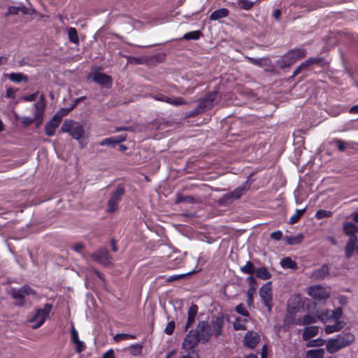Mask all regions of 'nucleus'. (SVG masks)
Returning a JSON list of instances; mask_svg holds the SVG:
<instances>
[{
	"label": "nucleus",
	"mask_w": 358,
	"mask_h": 358,
	"mask_svg": "<svg viewBox=\"0 0 358 358\" xmlns=\"http://www.w3.org/2000/svg\"><path fill=\"white\" fill-rule=\"evenodd\" d=\"M354 341L355 336L352 334L347 333L339 335L326 341V349L329 353L334 354L350 345Z\"/></svg>",
	"instance_id": "obj_1"
},
{
	"label": "nucleus",
	"mask_w": 358,
	"mask_h": 358,
	"mask_svg": "<svg viewBox=\"0 0 358 358\" xmlns=\"http://www.w3.org/2000/svg\"><path fill=\"white\" fill-rule=\"evenodd\" d=\"M306 51L302 48L293 49L287 52L278 61V64L280 68L285 69L294 64L298 60L305 57Z\"/></svg>",
	"instance_id": "obj_2"
},
{
	"label": "nucleus",
	"mask_w": 358,
	"mask_h": 358,
	"mask_svg": "<svg viewBox=\"0 0 358 358\" xmlns=\"http://www.w3.org/2000/svg\"><path fill=\"white\" fill-rule=\"evenodd\" d=\"M61 131L64 133H69L72 138L80 141L84 135V127L78 122L71 120H65L63 123Z\"/></svg>",
	"instance_id": "obj_3"
},
{
	"label": "nucleus",
	"mask_w": 358,
	"mask_h": 358,
	"mask_svg": "<svg viewBox=\"0 0 358 358\" xmlns=\"http://www.w3.org/2000/svg\"><path fill=\"white\" fill-rule=\"evenodd\" d=\"M194 331L202 343L208 342L213 335L211 326L206 321H199Z\"/></svg>",
	"instance_id": "obj_4"
},
{
	"label": "nucleus",
	"mask_w": 358,
	"mask_h": 358,
	"mask_svg": "<svg viewBox=\"0 0 358 358\" xmlns=\"http://www.w3.org/2000/svg\"><path fill=\"white\" fill-rule=\"evenodd\" d=\"M219 97L220 96L217 92L210 94L199 102L198 106L192 112L191 115H193L195 114L202 113L205 110L210 108Z\"/></svg>",
	"instance_id": "obj_5"
},
{
	"label": "nucleus",
	"mask_w": 358,
	"mask_h": 358,
	"mask_svg": "<svg viewBox=\"0 0 358 358\" xmlns=\"http://www.w3.org/2000/svg\"><path fill=\"white\" fill-rule=\"evenodd\" d=\"M10 294L15 300V304L20 306L24 303L25 296L34 294V292L30 287L25 286L19 289H11Z\"/></svg>",
	"instance_id": "obj_6"
},
{
	"label": "nucleus",
	"mask_w": 358,
	"mask_h": 358,
	"mask_svg": "<svg viewBox=\"0 0 358 358\" xmlns=\"http://www.w3.org/2000/svg\"><path fill=\"white\" fill-rule=\"evenodd\" d=\"M307 293L312 298L318 300L327 299L330 296L329 288L324 287L320 285L310 286L308 288Z\"/></svg>",
	"instance_id": "obj_7"
},
{
	"label": "nucleus",
	"mask_w": 358,
	"mask_h": 358,
	"mask_svg": "<svg viewBox=\"0 0 358 358\" xmlns=\"http://www.w3.org/2000/svg\"><path fill=\"white\" fill-rule=\"evenodd\" d=\"M259 295L262 302L268 308V312H271L272 309L271 302L273 299L271 282H266L260 288Z\"/></svg>",
	"instance_id": "obj_8"
},
{
	"label": "nucleus",
	"mask_w": 358,
	"mask_h": 358,
	"mask_svg": "<svg viewBox=\"0 0 358 358\" xmlns=\"http://www.w3.org/2000/svg\"><path fill=\"white\" fill-rule=\"evenodd\" d=\"M52 308V306L49 303L45 304L43 308H39L36 310L31 321L36 322L33 328L36 329L40 327L45 322L47 316L49 315Z\"/></svg>",
	"instance_id": "obj_9"
},
{
	"label": "nucleus",
	"mask_w": 358,
	"mask_h": 358,
	"mask_svg": "<svg viewBox=\"0 0 358 358\" xmlns=\"http://www.w3.org/2000/svg\"><path fill=\"white\" fill-rule=\"evenodd\" d=\"M201 342L194 330H190L185 336L182 344V348L187 353L192 352L194 348Z\"/></svg>",
	"instance_id": "obj_10"
},
{
	"label": "nucleus",
	"mask_w": 358,
	"mask_h": 358,
	"mask_svg": "<svg viewBox=\"0 0 358 358\" xmlns=\"http://www.w3.org/2000/svg\"><path fill=\"white\" fill-rule=\"evenodd\" d=\"M124 193L123 187H118L116 190L113 193L111 198L108 202V211L113 213L117 209L118 203L120 198Z\"/></svg>",
	"instance_id": "obj_11"
},
{
	"label": "nucleus",
	"mask_w": 358,
	"mask_h": 358,
	"mask_svg": "<svg viewBox=\"0 0 358 358\" xmlns=\"http://www.w3.org/2000/svg\"><path fill=\"white\" fill-rule=\"evenodd\" d=\"M91 257L94 261L104 266H108L112 264V258L109 255L108 252L104 248H101L96 252L93 253Z\"/></svg>",
	"instance_id": "obj_12"
},
{
	"label": "nucleus",
	"mask_w": 358,
	"mask_h": 358,
	"mask_svg": "<svg viewBox=\"0 0 358 358\" xmlns=\"http://www.w3.org/2000/svg\"><path fill=\"white\" fill-rule=\"evenodd\" d=\"M247 189V183L243 184L234 191L224 195L222 200L225 203L232 202L234 200L238 199Z\"/></svg>",
	"instance_id": "obj_13"
},
{
	"label": "nucleus",
	"mask_w": 358,
	"mask_h": 358,
	"mask_svg": "<svg viewBox=\"0 0 358 358\" xmlns=\"http://www.w3.org/2000/svg\"><path fill=\"white\" fill-rule=\"evenodd\" d=\"M45 107L44 95H41L39 100L34 104V119L38 122L37 127L42 123Z\"/></svg>",
	"instance_id": "obj_14"
},
{
	"label": "nucleus",
	"mask_w": 358,
	"mask_h": 358,
	"mask_svg": "<svg viewBox=\"0 0 358 358\" xmlns=\"http://www.w3.org/2000/svg\"><path fill=\"white\" fill-rule=\"evenodd\" d=\"M152 98L159 101L168 103L172 106H178L187 104V102L182 97H169L164 94H158L152 96Z\"/></svg>",
	"instance_id": "obj_15"
},
{
	"label": "nucleus",
	"mask_w": 358,
	"mask_h": 358,
	"mask_svg": "<svg viewBox=\"0 0 358 358\" xmlns=\"http://www.w3.org/2000/svg\"><path fill=\"white\" fill-rule=\"evenodd\" d=\"M260 341V336L257 332L254 331H248L244 338H243V343L244 345L250 349H253L256 347L258 343Z\"/></svg>",
	"instance_id": "obj_16"
},
{
	"label": "nucleus",
	"mask_w": 358,
	"mask_h": 358,
	"mask_svg": "<svg viewBox=\"0 0 358 358\" xmlns=\"http://www.w3.org/2000/svg\"><path fill=\"white\" fill-rule=\"evenodd\" d=\"M211 330L213 334L215 336H219L222 333V327L224 325V318L220 316L213 317L211 321Z\"/></svg>",
	"instance_id": "obj_17"
},
{
	"label": "nucleus",
	"mask_w": 358,
	"mask_h": 358,
	"mask_svg": "<svg viewBox=\"0 0 358 358\" xmlns=\"http://www.w3.org/2000/svg\"><path fill=\"white\" fill-rule=\"evenodd\" d=\"M357 237L356 236H352L349 238L345 247V254L347 259L352 257L355 250L357 252Z\"/></svg>",
	"instance_id": "obj_18"
},
{
	"label": "nucleus",
	"mask_w": 358,
	"mask_h": 358,
	"mask_svg": "<svg viewBox=\"0 0 358 358\" xmlns=\"http://www.w3.org/2000/svg\"><path fill=\"white\" fill-rule=\"evenodd\" d=\"M93 80L96 83L105 87H110L112 83V79L111 78L102 73H96L93 76Z\"/></svg>",
	"instance_id": "obj_19"
},
{
	"label": "nucleus",
	"mask_w": 358,
	"mask_h": 358,
	"mask_svg": "<svg viewBox=\"0 0 358 358\" xmlns=\"http://www.w3.org/2000/svg\"><path fill=\"white\" fill-rule=\"evenodd\" d=\"M126 135H120L117 136H113L110 138H106L99 143L100 145H108L114 147L120 143H122L126 140Z\"/></svg>",
	"instance_id": "obj_20"
},
{
	"label": "nucleus",
	"mask_w": 358,
	"mask_h": 358,
	"mask_svg": "<svg viewBox=\"0 0 358 358\" xmlns=\"http://www.w3.org/2000/svg\"><path fill=\"white\" fill-rule=\"evenodd\" d=\"M198 312V306L192 304L188 309L187 320L185 326V331H187L191 325L194 322L195 317Z\"/></svg>",
	"instance_id": "obj_21"
},
{
	"label": "nucleus",
	"mask_w": 358,
	"mask_h": 358,
	"mask_svg": "<svg viewBox=\"0 0 358 358\" xmlns=\"http://www.w3.org/2000/svg\"><path fill=\"white\" fill-rule=\"evenodd\" d=\"M61 122L59 120L53 117L45 126V132L48 136H52L55 134L56 129L59 127Z\"/></svg>",
	"instance_id": "obj_22"
},
{
	"label": "nucleus",
	"mask_w": 358,
	"mask_h": 358,
	"mask_svg": "<svg viewBox=\"0 0 358 358\" xmlns=\"http://www.w3.org/2000/svg\"><path fill=\"white\" fill-rule=\"evenodd\" d=\"M352 144H354L353 142H345L339 138H334L330 141V145L337 147L338 150L341 152H343L347 147Z\"/></svg>",
	"instance_id": "obj_23"
},
{
	"label": "nucleus",
	"mask_w": 358,
	"mask_h": 358,
	"mask_svg": "<svg viewBox=\"0 0 358 358\" xmlns=\"http://www.w3.org/2000/svg\"><path fill=\"white\" fill-rule=\"evenodd\" d=\"M229 11L227 8H220L213 12L210 16V20L215 21L224 18L229 15Z\"/></svg>",
	"instance_id": "obj_24"
},
{
	"label": "nucleus",
	"mask_w": 358,
	"mask_h": 358,
	"mask_svg": "<svg viewBox=\"0 0 358 358\" xmlns=\"http://www.w3.org/2000/svg\"><path fill=\"white\" fill-rule=\"evenodd\" d=\"M343 230L346 235L350 236V237L352 236H355L356 232L358 231V227L355 224L347 222L343 224Z\"/></svg>",
	"instance_id": "obj_25"
},
{
	"label": "nucleus",
	"mask_w": 358,
	"mask_h": 358,
	"mask_svg": "<svg viewBox=\"0 0 358 358\" xmlns=\"http://www.w3.org/2000/svg\"><path fill=\"white\" fill-rule=\"evenodd\" d=\"M319 329L317 327H306L303 330V333L302 337L303 340L307 341L314 336H315L318 334Z\"/></svg>",
	"instance_id": "obj_26"
},
{
	"label": "nucleus",
	"mask_w": 358,
	"mask_h": 358,
	"mask_svg": "<svg viewBox=\"0 0 358 358\" xmlns=\"http://www.w3.org/2000/svg\"><path fill=\"white\" fill-rule=\"evenodd\" d=\"M329 273L327 266L323 265L318 269L313 271L311 276L317 280L324 278Z\"/></svg>",
	"instance_id": "obj_27"
},
{
	"label": "nucleus",
	"mask_w": 358,
	"mask_h": 358,
	"mask_svg": "<svg viewBox=\"0 0 358 358\" xmlns=\"http://www.w3.org/2000/svg\"><path fill=\"white\" fill-rule=\"evenodd\" d=\"M20 12H21L23 14H29V10L27 7L24 6H10L8 9L6 15H17Z\"/></svg>",
	"instance_id": "obj_28"
},
{
	"label": "nucleus",
	"mask_w": 358,
	"mask_h": 358,
	"mask_svg": "<svg viewBox=\"0 0 358 358\" xmlns=\"http://www.w3.org/2000/svg\"><path fill=\"white\" fill-rule=\"evenodd\" d=\"M333 321V324H328L325 327V332L328 334L340 331L344 326L343 322L341 321Z\"/></svg>",
	"instance_id": "obj_29"
},
{
	"label": "nucleus",
	"mask_w": 358,
	"mask_h": 358,
	"mask_svg": "<svg viewBox=\"0 0 358 358\" xmlns=\"http://www.w3.org/2000/svg\"><path fill=\"white\" fill-rule=\"evenodd\" d=\"M246 58L251 64H253L261 67L268 66L271 64L270 59L266 57L256 59L253 57H247Z\"/></svg>",
	"instance_id": "obj_30"
},
{
	"label": "nucleus",
	"mask_w": 358,
	"mask_h": 358,
	"mask_svg": "<svg viewBox=\"0 0 358 358\" xmlns=\"http://www.w3.org/2000/svg\"><path fill=\"white\" fill-rule=\"evenodd\" d=\"M317 321V315H304L302 319H298L296 325H308L315 323Z\"/></svg>",
	"instance_id": "obj_31"
},
{
	"label": "nucleus",
	"mask_w": 358,
	"mask_h": 358,
	"mask_svg": "<svg viewBox=\"0 0 358 358\" xmlns=\"http://www.w3.org/2000/svg\"><path fill=\"white\" fill-rule=\"evenodd\" d=\"M324 350L322 348H317L308 350L306 352V358H324Z\"/></svg>",
	"instance_id": "obj_32"
},
{
	"label": "nucleus",
	"mask_w": 358,
	"mask_h": 358,
	"mask_svg": "<svg viewBox=\"0 0 358 358\" xmlns=\"http://www.w3.org/2000/svg\"><path fill=\"white\" fill-rule=\"evenodd\" d=\"M280 265L284 268L296 269L297 264L290 257H285L280 261Z\"/></svg>",
	"instance_id": "obj_33"
},
{
	"label": "nucleus",
	"mask_w": 358,
	"mask_h": 358,
	"mask_svg": "<svg viewBox=\"0 0 358 358\" xmlns=\"http://www.w3.org/2000/svg\"><path fill=\"white\" fill-rule=\"evenodd\" d=\"M255 271L256 276L260 279L268 280L271 277L270 272L265 267L258 268Z\"/></svg>",
	"instance_id": "obj_34"
},
{
	"label": "nucleus",
	"mask_w": 358,
	"mask_h": 358,
	"mask_svg": "<svg viewBox=\"0 0 358 358\" xmlns=\"http://www.w3.org/2000/svg\"><path fill=\"white\" fill-rule=\"evenodd\" d=\"M9 79L14 83L27 82V76L21 73H11L9 74Z\"/></svg>",
	"instance_id": "obj_35"
},
{
	"label": "nucleus",
	"mask_w": 358,
	"mask_h": 358,
	"mask_svg": "<svg viewBox=\"0 0 358 358\" xmlns=\"http://www.w3.org/2000/svg\"><path fill=\"white\" fill-rule=\"evenodd\" d=\"M303 238V235L302 234H299L294 236H286L285 241L289 245H295L301 243Z\"/></svg>",
	"instance_id": "obj_36"
},
{
	"label": "nucleus",
	"mask_w": 358,
	"mask_h": 358,
	"mask_svg": "<svg viewBox=\"0 0 358 358\" xmlns=\"http://www.w3.org/2000/svg\"><path fill=\"white\" fill-rule=\"evenodd\" d=\"M254 4L255 2L250 0H238L236 2L238 7L246 10L251 9Z\"/></svg>",
	"instance_id": "obj_37"
},
{
	"label": "nucleus",
	"mask_w": 358,
	"mask_h": 358,
	"mask_svg": "<svg viewBox=\"0 0 358 358\" xmlns=\"http://www.w3.org/2000/svg\"><path fill=\"white\" fill-rule=\"evenodd\" d=\"M317 320L322 321L324 323H326L330 320H331V312L329 310H325L321 312H318L317 313Z\"/></svg>",
	"instance_id": "obj_38"
},
{
	"label": "nucleus",
	"mask_w": 358,
	"mask_h": 358,
	"mask_svg": "<svg viewBox=\"0 0 358 358\" xmlns=\"http://www.w3.org/2000/svg\"><path fill=\"white\" fill-rule=\"evenodd\" d=\"M289 309H290V308H289L288 314L286 315V316L284 319V322H283L284 326L289 327L290 325L296 324V322H297V320H296L294 318V312H291L289 310Z\"/></svg>",
	"instance_id": "obj_39"
},
{
	"label": "nucleus",
	"mask_w": 358,
	"mask_h": 358,
	"mask_svg": "<svg viewBox=\"0 0 358 358\" xmlns=\"http://www.w3.org/2000/svg\"><path fill=\"white\" fill-rule=\"evenodd\" d=\"M68 36L69 41L74 43L78 44L79 42V38L78 36L77 30L74 27H70L68 30Z\"/></svg>",
	"instance_id": "obj_40"
},
{
	"label": "nucleus",
	"mask_w": 358,
	"mask_h": 358,
	"mask_svg": "<svg viewBox=\"0 0 358 358\" xmlns=\"http://www.w3.org/2000/svg\"><path fill=\"white\" fill-rule=\"evenodd\" d=\"M136 336L129 334H117L113 337L115 342H120L124 340L135 339Z\"/></svg>",
	"instance_id": "obj_41"
},
{
	"label": "nucleus",
	"mask_w": 358,
	"mask_h": 358,
	"mask_svg": "<svg viewBox=\"0 0 358 358\" xmlns=\"http://www.w3.org/2000/svg\"><path fill=\"white\" fill-rule=\"evenodd\" d=\"M305 211L306 208L301 210L297 209L294 214L289 218V223L292 224L297 222Z\"/></svg>",
	"instance_id": "obj_42"
},
{
	"label": "nucleus",
	"mask_w": 358,
	"mask_h": 358,
	"mask_svg": "<svg viewBox=\"0 0 358 358\" xmlns=\"http://www.w3.org/2000/svg\"><path fill=\"white\" fill-rule=\"evenodd\" d=\"M242 273L245 274H252L255 272V266L251 262H248L245 265L241 267Z\"/></svg>",
	"instance_id": "obj_43"
},
{
	"label": "nucleus",
	"mask_w": 358,
	"mask_h": 358,
	"mask_svg": "<svg viewBox=\"0 0 358 358\" xmlns=\"http://www.w3.org/2000/svg\"><path fill=\"white\" fill-rule=\"evenodd\" d=\"M201 36V32L199 31H193L186 33L183 36V38L185 40H197Z\"/></svg>",
	"instance_id": "obj_44"
},
{
	"label": "nucleus",
	"mask_w": 358,
	"mask_h": 358,
	"mask_svg": "<svg viewBox=\"0 0 358 358\" xmlns=\"http://www.w3.org/2000/svg\"><path fill=\"white\" fill-rule=\"evenodd\" d=\"M326 343V341L322 338L311 340L306 343V347H320Z\"/></svg>",
	"instance_id": "obj_45"
},
{
	"label": "nucleus",
	"mask_w": 358,
	"mask_h": 358,
	"mask_svg": "<svg viewBox=\"0 0 358 358\" xmlns=\"http://www.w3.org/2000/svg\"><path fill=\"white\" fill-rule=\"evenodd\" d=\"M246 319H244L243 320L240 319H236V321L234 323V328L236 330H243L246 329L245 327V322Z\"/></svg>",
	"instance_id": "obj_46"
},
{
	"label": "nucleus",
	"mask_w": 358,
	"mask_h": 358,
	"mask_svg": "<svg viewBox=\"0 0 358 358\" xmlns=\"http://www.w3.org/2000/svg\"><path fill=\"white\" fill-rule=\"evenodd\" d=\"M332 215V213L331 211L325 210H319L317 211L315 214V217L317 220H321L324 217H331Z\"/></svg>",
	"instance_id": "obj_47"
},
{
	"label": "nucleus",
	"mask_w": 358,
	"mask_h": 358,
	"mask_svg": "<svg viewBox=\"0 0 358 358\" xmlns=\"http://www.w3.org/2000/svg\"><path fill=\"white\" fill-rule=\"evenodd\" d=\"M331 320L339 321L338 320L343 315V311L341 308H336L335 310H330Z\"/></svg>",
	"instance_id": "obj_48"
},
{
	"label": "nucleus",
	"mask_w": 358,
	"mask_h": 358,
	"mask_svg": "<svg viewBox=\"0 0 358 358\" xmlns=\"http://www.w3.org/2000/svg\"><path fill=\"white\" fill-rule=\"evenodd\" d=\"M71 110V108H61L53 117L62 122V117L66 115Z\"/></svg>",
	"instance_id": "obj_49"
},
{
	"label": "nucleus",
	"mask_w": 358,
	"mask_h": 358,
	"mask_svg": "<svg viewBox=\"0 0 358 358\" xmlns=\"http://www.w3.org/2000/svg\"><path fill=\"white\" fill-rule=\"evenodd\" d=\"M71 340L73 343L78 341L79 339L78 333L75 329L73 324L71 325Z\"/></svg>",
	"instance_id": "obj_50"
},
{
	"label": "nucleus",
	"mask_w": 358,
	"mask_h": 358,
	"mask_svg": "<svg viewBox=\"0 0 358 358\" xmlns=\"http://www.w3.org/2000/svg\"><path fill=\"white\" fill-rule=\"evenodd\" d=\"M174 329H175V322L173 321H171L167 324V325L164 329V332L167 335H171L173 333Z\"/></svg>",
	"instance_id": "obj_51"
},
{
	"label": "nucleus",
	"mask_w": 358,
	"mask_h": 358,
	"mask_svg": "<svg viewBox=\"0 0 358 358\" xmlns=\"http://www.w3.org/2000/svg\"><path fill=\"white\" fill-rule=\"evenodd\" d=\"M76 346V351L78 353L83 352L85 350L86 346L84 342L81 341L80 340H78V341L73 343Z\"/></svg>",
	"instance_id": "obj_52"
},
{
	"label": "nucleus",
	"mask_w": 358,
	"mask_h": 358,
	"mask_svg": "<svg viewBox=\"0 0 358 358\" xmlns=\"http://www.w3.org/2000/svg\"><path fill=\"white\" fill-rule=\"evenodd\" d=\"M236 310L241 315L243 316H248V312L245 309V306L243 304H239L236 306Z\"/></svg>",
	"instance_id": "obj_53"
},
{
	"label": "nucleus",
	"mask_w": 358,
	"mask_h": 358,
	"mask_svg": "<svg viewBox=\"0 0 358 358\" xmlns=\"http://www.w3.org/2000/svg\"><path fill=\"white\" fill-rule=\"evenodd\" d=\"M282 236L281 231H273L271 234V237L275 240H280Z\"/></svg>",
	"instance_id": "obj_54"
},
{
	"label": "nucleus",
	"mask_w": 358,
	"mask_h": 358,
	"mask_svg": "<svg viewBox=\"0 0 358 358\" xmlns=\"http://www.w3.org/2000/svg\"><path fill=\"white\" fill-rule=\"evenodd\" d=\"M84 249V245L81 243H78L73 246L74 251L82 253L83 250Z\"/></svg>",
	"instance_id": "obj_55"
},
{
	"label": "nucleus",
	"mask_w": 358,
	"mask_h": 358,
	"mask_svg": "<svg viewBox=\"0 0 358 358\" xmlns=\"http://www.w3.org/2000/svg\"><path fill=\"white\" fill-rule=\"evenodd\" d=\"M34 121H36V120L34 118H31L29 117H24L22 118V124L25 126H28L31 124Z\"/></svg>",
	"instance_id": "obj_56"
},
{
	"label": "nucleus",
	"mask_w": 358,
	"mask_h": 358,
	"mask_svg": "<svg viewBox=\"0 0 358 358\" xmlns=\"http://www.w3.org/2000/svg\"><path fill=\"white\" fill-rule=\"evenodd\" d=\"M322 60V59L320 57H311V58H309L307 59V61L310 65L320 63Z\"/></svg>",
	"instance_id": "obj_57"
},
{
	"label": "nucleus",
	"mask_w": 358,
	"mask_h": 358,
	"mask_svg": "<svg viewBox=\"0 0 358 358\" xmlns=\"http://www.w3.org/2000/svg\"><path fill=\"white\" fill-rule=\"evenodd\" d=\"M132 349H134V355H138L141 352V350H142V346L139 344L138 345H132L131 347Z\"/></svg>",
	"instance_id": "obj_58"
},
{
	"label": "nucleus",
	"mask_w": 358,
	"mask_h": 358,
	"mask_svg": "<svg viewBox=\"0 0 358 358\" xmlns=\"http://www.w3.org/2000/svg\"><path fill=\"white\" fill-rule=\"evenodd\" d=\"M102 358H115L114 351L112 349L108 350L103 354Z\"/></svg>",
	"instance_id": "obj_59"
},
{
	"label": "nucleus",
	"mask_w": 358,
	"mask_h": 358,
	"mask_svg": "<svg viewBox=\"0 0 358 358\" xmlns=\"http://www.w3.org/2000/svg\"><path fill=\"white\" fill-rule=\"evenodd\" d=\"M36 96H37V92L30 94L29 96H24L23 99L26 101H32L36 98Z\"/></svg>",
	"instance_id": "obj_60"
},
{
	"label": "nucleus",
	"mask_w": 358,
	"mask_h": 358,
	"mask_svg": "<svg viewBox=\"0 0 358 358\" xmlns=\"http://www.w3.org/2000/svg\"><path fill=\"white\" fill-rule=\"evenodd\" d=\"M16 90L13 88H9L6 90V96L8 98L14 97Z\"/></svg>",
	"instance_id": "obj_61"
},
{
	"label": "nucleus",
	"mask_w": 358,
	"mask_h": 358,
	"mask_svg": "<svg viewBox=\"0 0 358 358\" xmlns=\"http://www.w3.org/2000/svg\"><path fill=\"white\" fill-rule=\"evenodd\" d=\"M310 65L308 64V61L306 60L298 66V71H302L308 67Z\"/></svg>",
	"instance_id": "obj_62"
},
{
	"label": "nucleus",
	"mask_w": 358,
	"mask_h": 358,
	"mask_svg": "<svg viewBox=\"0 0 358 358\" xmlns=\"http://www.w3.org/2000/svg\"><path fill=\"white\" fill-rule=\"evenodd\" d=\"M338 299L339 303L342 305H345L348 303V299L345 296H338Z\"/></svg>",
	"instance_id": "obj_63"
},
{
	"label": "nucleus",
	"mask_w": 358,
	"mask_h": 358,
	"mask_svg": "<svg viewBox=\"0 0 358 358\" xmlns=\"http://www.w3.org/2000/svg\"><path fill=\"white\" fill-rule=\"evenodd\" d=\"M281 15V10L280 9L275 10L273 13V17L276 20H278L280 19V17Z\"/></svg>",
	"instance_id": "obj_64"
}]
</instances>
